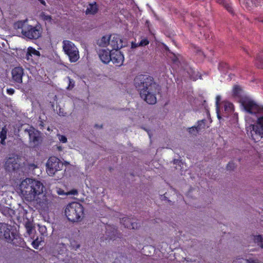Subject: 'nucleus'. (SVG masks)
Wrapping results in <instances>:
<instances>
[{"instance_id":"nucleus-1","label":"nucleus","mask_w":263,"mask_h":263,"mask_svg":"<svg viewBox=\"0 0 263 263\" xmlns=\"http://www.w3.org/2000/svg\"><path fill=\"white\" fill-rule=\"evenodd\" d=\"M44 188L40 181L30 178L23 180L20 185L21 194L27 201L35 202L39 208L46 211L51 206L55 197L50 191H46L42 198H40L39 196L43 193Z\"/></svg>"},{"instance_id":"nucleus-2","label":"nucleus","mask_w":263,"mask_h":263,"mask_svg":"<svg viewBox=\"0 0 263 263\" xmlns=\"http://www.w3.org/2000/svg\"><path fill=\"white\" fill-rule=\"evenodd\" d=\"M241 102L248 114L246 116L247 134L257 141L260 138H263V106H259L248 97L242 98Z\"/></svg>"},{"instance_id":"nucleus-3","label":"nucleus","mask_w":263,"mask_h":263,"mask_svg":"<svg viewBox=\"0 0 263 263\" xmlns=\"http://www.w3.org/2000/svg\"><path fill=\"white\" fill-rule=\"evenodd\" d=\"M135 84L140 91L141 98L147 103L154 104L156 103L155 95L158 90V86L151 77L139 76L135 79Z\"/></svg>"},{"instance_id":"nucleus-4","label":"nucleus","mask_w":263,"mask_h":263,"mask_svg":"<svg viewBox=\"0 0 263 263\" xmlns=\"http://www.w3.org/2000/svg\"><path fill=\"white\" fill-rule=\"evenodd\" d=\"M27 20L18 21L15 24L16 28H21L23 35L30 39H37L42 33V28L40 25L32 26L26 24Z\"/></svg>"},{"instance_id":"nucleus-5","label":"nucleus","mask_w":263,"mask_h":263,"mask_svg":"<svg viewBox=\"0 0 263 263\" xmlns=\"http://www.w3.org/2000/svg\"><path fill=\"white\" fill-rule=\"evenodd\" d=\"M65 214L67 219L76 222L80 220L83 216L84 209L79 203L74 202L68 204L65 210Z\"/></svg>"},{"instance_id":"nucleus-6","label":"nucleus","mask_w":263,"mask_h":263,"mask_svg":"<svg viewBox=\"0 0 263 263\" xmlns=\"http://www.w3.org/2000/svg\"><path fill=\"white\" fill-rule=\"evenodd\" d=\"M63 49L69 58L70 62L74 63L80 58L79 51L78 48L71 41L64 40L62 42Z\"/></svg>"},{"instance_id":"nucleus-7","label":"nucleus","mask_w":263,"mask_h":263,"mask_svg":"<svg viewBox=\"0 0 263 263\" xmlns=\"http://www.w3.org/2000/svg\"><path fill=\"white\" fill-rule=\"evenodd\" d=\"M63 163L57 157H50L46 164V171L50 176H53L55 173L63 167Z\"/></svg>"},{"instance_id":"nucleus-8","label":"nucleus","mask_w":263,"mask_h":263,"mask_svg":"<svg viewBox=\"0 0 263 263\" xmlns=\"http://www.w3.org/2000/svg\"><path fill=\"white\" fill-rule=\"evenodd\" d=\"M122 40L120 36L117 34L110 35L109 47L111 50H118L123 47Z\"/></svg>"},{"instance_id":"nucleus-9","label":"nucleus","mask_w":263,"mask_h":263,"mask_svg":"<svg viewBox=\"0 0 263 263\" xmlns=\"http://www.w3.org/2000/svg\"><path fill=\"white\" fill-rule=\"evenodd\" d=\"M124 57L122 52L118 50H112L111 61L117 66H120L123 63Z\"/></svg>"},{"instance_id":"nucleus-10","label":"nucleus","mask_w":263,"mask_h":263,"mask_svg":"<svg viewBox=\"0 0 263 263\" xmlns=\"http://www.w3.org/2000/svg\"><path fill=\"white\" fill-rule=\"evenodd\" d=\"M99 56L104 63H108L111 59L112 50L109 47L107 49H101L99 51Z\"/></svg>"},{"instance_id":"nucleus-11","label":"nucleus","mask_w":263,"mask_h":263,"mask_svg":"<svg viewBox=\"0 0 263 263\" xmlns=\"http://www.w3.org/2000/svg\"><path fill=\"white\" fill-rule=\"evenodd\" d=\"M23 75V69L20 67L14 68L12 70V76L13 80L17 83L22 82V77Z\"/></svg>"},{"instance_id":"nucleus-12","label":"nucleus","mask_w":263,"mask_h":263,"mask_svg":"<svg viewBox=\"0 0 263 263\" xmlns=\"http://www.w3.org/2000/svg\"><path fill=\"white\" fill-rule=\"evenodd\" d=\"M1 229L4 231L3 236L8 241H11L13 244L16 243L15 240L17 239V236H15L12 233L10 234L9 229L6 228L5 226H2Z\"/></svg>"},{"instance_id":"nucleus-13","label":"nucleus","mask_w":263,"mask_h":263,"mask_svg":"<svg viewBox=\"0 0 263 263\" xmlns=\"http://www.w3.org/2000/svg\"><path fill=\"white\" fill-rule=\"evenodd\" d=\"M30 140L33 142L34 144L40 140V133L34 128L30 129L28 132Z\"/></svg>"},{"instance_id":"nucleus-14","label":"nucleus","mask_w":263,"mask_h":263,"mask_svg":"<svg viewBox=\"0 0 263 263\" xmlns=\"http://www.w3.org/2000/svg\"><path fill=\"white\" fill-rule=\"evenodd\" d=\"M204 124V121H198L197 126H193L188 128L189 133L192 135H196L198 132L202 128V125Z\"/></svg>"},{"instance_id":"nucleus-15","label":"nucleus","mask_w":263,"mask_h":263,"mask_svg":"<svg viewBox=\"0 0 263 263\" xmlns=\"http://www.w3.org/2000/svg\"><path fill=\"white\" fill-rule=\"evenodd\" d=\"M40 53L39 51L35 50L34 48L29 47L27 49V53L26 54V58L28 60H30L32 56L40 57Z\"/></svg>"},{"instance_id":"nucleus-16","label":"nucleus","mask_w":263,"mask_h":263,"mask_svg":"<svg viewBox=\"0 0 263 263\" xmlns=\"http://www.w3.org/2000/svg\"><path fill=\"white\" fill-rule=\"evenodd\" d=\"M14 159L10 158L8 159L5 163V166L6 170L9 171H14L16 168V163H14Z\"/></svg>"},{"instance_id":"nucleus-17","label":"nucleus","mask_w":263,"mask_h":263,"mask_svg":"<svg viewBox=\"0 0 263 263\" xmlns=\"http://www.w3.org/2000/svg\"><path fill=\"white\" fill-rule=\"evenodd\" d=\"M110 35L104 36L99 41L98 45L100 46L109 47Z\"/></svg>"},{"instance_id":"nucleus-18","label":"nucleus","mask_w":263,"mask_h":263,"mask_svg":"<svg viewBox=\"0 0 263 263\" xmlns=\"http://www.w3.org/2000/svg\"><path fill=\"white\" fill-rule=\"evenodd\" d=\"M121 223L126 228L128 229H135V223L131 222V219L128 217L122 218Z\"/></svg>"},{"instance_id":"nucleus-19","label":"nucleus","mask_w":263,"mask_h":263,"mask_svg":"<svg viewBox=\"0 0 263 263\" xmlns=\"http://www.w3.org/2000/svg\"><path fill=\"white\" fill-rule=\"evenodd\" d=\"M56 192L59 195H76L78 194V191L75 189H73L70 191L69 192H65L63 190L60 188H57L56 190Z\"/></svg>"},{"instance_id":"nucleus-20","label":"nucleus","mask_w":263,"mask_h":263,"mask_svg":"<svg viewBox=\"0 0 263 263\" xmlns=\"http://www.w3.org/2000/svg\"><path fill=\"white\" fill-rule=\"evenodd\" d=\"M98 10L97 6L96 3L90 4L88 5L86 10V13L88 14H93L97 12Z\"/></svg>"},{"instance_id":"nucleus-21","label":"nucleus","mask_w":263,"mask_h":263,"mask_svg":"<svg viewBox=\"0 0 263 263\" xmlns=\"http://www.w3.org/2000/svg\"><path fill=\"white\" fill-rule=\"evenodd\" d=\"M223 104L226 114L227 113H231L233 111V105L232 103L227 101H224L223 102Z\"/></svg>"},{"instance_id":"nucleus-22","label":"nucleus","mask_w":263,"mask_h":263,"mask_svg":"<svg viewBox=\"0 0 263 263\" xmlns=\"http://www.w3.org/2000/svg\"><path fill=\"white\" fill-rule=\"evenodd\" d=\"M253 240L258 246L263 248V237L261 235L254 236Z\"/></svg>"},{"instance_id":"nucleus-23","label":"nucleus","mask_w":263,"mask_h":263,"mask_svg":"<svg viewBox=\"0 0 263 263\" xmlns=\"http://www.w3.org/2000/svg\"><path fill=\"white\" fill-rule=\"evenodd\" d=\"M40 16L41 19L44 21L46 24L51 23L52 18L50 15H46L44 12H42Z\"/></svg>"},{"instance_id":"nucleus-24","label":"nucleus","mask_w":263,"mask_h":263,"mask_svg":"<svg viewBox=\"0 0 263 263\" xmlns=\"http://www.w3.org/2000/svg\"><path fill=\"white\" fill-rule=\"evenodd\" d=\"M233 263H256L252 259L237 258L234 260Z\"/></svg>"},{"instance_id":"nucleus-25","label":"nucleus","mask_w":263,"mask_h":263,"mask_svg":"<svg viewBox=\"0 0 263 263\" xmlns=\"http://www.w3.org/2000/svg\"><path fill=\"white\" fill-rule=\"evenodd\" d=\"M7 130L5 128H3L0 133V138L1 139V143L5 144V140L6 138Z\"/></svg>"},{"instance_id":"nucleus-26","label":"nucleus","mask_w":263,"mask_h":263,"mask_svg":"<svg viewBox=\"0 0 263 263\" xmlns=\"http://www.w3.org/2000/svg\"><path fill=\"white\" fill-rule=\"evenodd\" d=\"M221 100V97L220 96H217L216 98V113L217 115V117L219 120L220 119L221 117L219 114V102Z\"/></svg>"},{"instance_id":"nucleus-27","label":"nucleus","mask_w":263,"mask_h":263,"mask_svg":"<svg viewBox=\"0 0 263 263\" xmlns=\"http://www.w3.org/2000/svg\"><path fill=\"white\" fill-rule=\"evenodd\" d=\"M227 0H217V2L219 3L220 4L223 5L226 9L229 11V12H231L232 9L231 6L229 4H228L226 2Z\"/></svg>"},{"instance_id":"nucleus-28","label":"nucleus","mask_w":263,"mask_h":263,"mask_svg":"<svg viewBox=\"0 0 263 263\" xmlns=\"http://www.w3.org/2000/svg\"><path fill=\"white\" fill-rule=\"evenodd\" d=\"M241 90L239 86H235L234 87L233 89V95L235 96H239L240 95Z\"/></svg>"},{"instance_id":"nucleus-29","label":"nucleus","mask_w":263,"mask_h":263,"mask_svg":"<svg viewBox=\"0 0 263 263\" xmlns=\"http://www.w3.org/2000/svg\"><path fill=\"white\" fill-rule=\"evenodd\" d=\"M41 240H39L38 238L36 239L35 240H33L32 242V245L33 246V247L34 248V249H38L39 246L40 245V243L41 242Z\"/></svg>"},{"instance_id":"nucleus-30","label":"nucleus","mask_w":263,"mask_h":263,"mask_svg":"<svg viewBox=\"0 0 263 263\" xmlns=\"http://www.w3.org/2000/svg\"><path fill=\"white\" fill-rule=\"evenodd\" d=\"M149 42L146 39H143L141 40L139 44V46H143L148 44Z\"/></svg>"},{"instance_id":"nucleus-31","label":"nucleus","mask_w":263,"mask_h":263,"mask_svg":"<svg viewBox=\"0 0 263 263\" xmlns=\"http://www.w3.org/2000/svg\"><path fill=\"white\" fill-rule=\"evenodd\" d=\"M68 82H69V85L67 87L68 89H71L74 87V82L73 80L70 79L69 78H68Z\"/></svg>"},{"instance_id":"nucleus-32","label":"nucleus","mask_w":263,"mask_h":263,"mask_svg":"<svg viewBox=\"0 0 263 263\" xmlns=\"http://www.w3.org/2000/svg\"><path fill=\"white\" fill-rule=\"evenodd\" d=\"M59 140L62 143H66L67 142V138L65 136L58 135Z\"/></svg>"},{"instance_id":"nucleus-33","label":"nucleus","mask_w":263,"mask_h":263,"mask_svg":"<svg viewBox=\"0 0 263 263\" xmlns=\"http://www.w3.org/2000/svg\"><path fill=\"white\" fill-rule=\"evenodd\" d=\"M7 91L9 95H12L14 93V90L12 88H9V89H7Z\"/></svg>"},{"instance_id":"nucleus-34","label":"nucleus","mask_w":263,"mask_h":263,"mask_svg":"<svg viewBox=\"0 0 263 263\" xmlns=\"http://www.w3.org/2000/svg\"><path fill=\"white\" fill-rule=\"evenodd\" d=\"M176 163H178V165H179V166L181 167V165H183V164L182 162H180V161L178 160H174V164H176Z\"/></svg>"},{"instance_id":"nucleus-35","label":"nucleus","mask_w":263,"mask_h":263,"mask_svg":"<svg viewBox=\"0 0 263 263\" xmlns=\"http://www.w3.org/2000/svg\"><path fill=\"white\" fill-rule=\"evenodd\" d=\"M71 245L73 247V248H74V249H77L79 248L80 247L79 245H74L72 242L71 243Z\"/></svg>"},{"instance_id":"nucleus-36","label":"nucleus","mask_w":263,"mask_h":263,"mask_svg":"<svg viewBox=\"0 0 263 263\" xmlns=\"http://www.w3.org/2000/svg\"><path fill=\"white\" fill-rule=\"evenodd\" d=\"M27 229L28 233L30 234L31 233V231H32L31 228H30L29 227H27Z\"/></svg>"},{"instance_id":"nucleus-37","label":"nucleus","mask_w":263,"mask_h":263,"mask_svg":"<svg viewBox=\"0 0 263 263\" xmlns=\"http://www.w3.org/2000/svg\"><path fill=\"white\" fill-rule=\"evenodd\" d=\"M40 2L44 5H45V2L44 0H39Z\"/></svg>"},{"instance_id":"nucleus-38","label":"nucleus","mask_w":263,"mask_h":263,"mask_svg":"<svg viewBox=\"0 0 263 263\" xmlns=\"http://www.w3.org/2000/svg\"><path fill=\"white\" fill-rule=\"evenodd\" d=\"M137 46L136 45H135V44L132 43V47H136Z\"/></svg>"},{"instance_id":"nucleus-39","label":"nucleus","mask_w":263,"mask_h":263,"mask_svg":"<svg viewBox=\"0 0 263 263\" xmlns=\"http://www.w3.org/2000/svg\"><path fill=\"white\" fill-rule=\"evenodd\" d=\"M59 114H60L61 116H64V115L63 113H61V112H59Z\"/></svg>"},{"instance_id":"nucleus-40","label":"nucleus","mask_w":263,"mask_h":263,"mask_svg":"<svg viewBox=\"0 0 263 263\" xmlns=\"http://www.w3.org/2000/svg\"><path fill=\"white\" fill-rule=\"evenodd\" d=\"M259 66L260 68H262V67H263V66Z\"/></svg>"}]
</instances>
